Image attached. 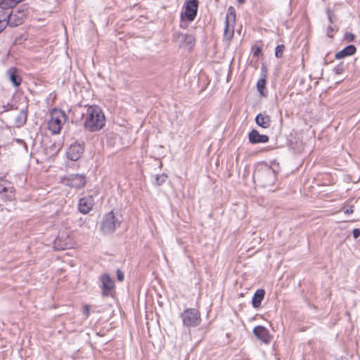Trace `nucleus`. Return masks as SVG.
<instances>
[{
  "mask_svg": "<svg viewBox=\"0 0 360 360\" xmlns=\"http://www.w3.org/2000/svg\"><path fill=\"white\" fill-rule=\"evenodd\" d=\"M83 119L84 129L91 133L98 132L105 126V116L98 105H86Z\"/></svg>",
  "mask_w": 360,
  "mask_h": 360,
  "instance_id": "obj_1",
  "label": "nucleus"
},
{
  "mask_svg": "<svg viewBox=\"0 0 360 360\" xmlns=\"http://www.w3.org/2000/svg\"><path fill=\"white\" fill-rule=\"evenodd\" d=\"M28 14V6L25 4L13 8L9 13L4 12L8 26L15 27L22 25Z\"/></svg>",
  "mask_w": 360,
  "mask_h": 360,
  "instance_id": "obj_2",
  "label": "nucleus"
},
{
  "mask_svg": "<svg viewBox=\"0 0 360 360\" xmlns=\"http://www.w3.org/2000/svg\"><path fill=\"white\" fill-rule=\"evenodd\" d=\"M122 216L112 210L103 215L100 229L105 235L112 234L120 226Z\"/></svg>",
  "mask_w": 360,
  "mask_h": 360,
  "instance_id": "obj_3",
  "label": "nucleus"
},
{
  "mask_svg": "<svg viewBox=\"0 0 360 360\" xmlns=\"http://www.w3.org/2000/svg\"><path fill=\"white\" fill-rule=\"evenodd\" d=\"M253 178L257 180L261 186L266 187L274 184L276 179V174L271 167L262 165L255 169Z\"/></svg>",
  "mask_w": 360,
  "mask_h": 360,
  "instance_id": "obj_4",
  "label": "nucleus"
},
{
  "mask_svg": "<svg viewBox=\"0 0 360 360\" xmlns=\"http://www.w3.org/2000/svg\"><path fill=\"white\" fill-rule=\"evenodd\" d=\"M66 122V114L61 109L54 108L50 112V119L48 122V129L53 134L60 132L62 127Z\"/></svg>",
  "mask_w": 360,
  "mask_h": 360,
  "instance_id": "obj_5",
  "label": "nucleus"
},
{
  "mask_svg": "<svg viewBox=\"0 0 360 360\" xmlns=\"http://www.w3.org/2000/svg\"><path fill=\"white\" fill-rule=\"evenodd\" d=\"M184 326L196 327L201 321L200 314L195 308L186 309L180 315Z\"/></svg>",
  "mask_w": 360,
  "mask_h": 360,
  "instance_id": "obj_6",
  "label": "nucleus"
},
{
  "mask_svg": "<svg viewBox=\"0 0 360 360\" xmlns=\"http://www.w3.org/2000/svg\"><path fill=\"white\" fill-rule=\"evenodd\" d=\"M63 182L68 187L79 189L86 186V178L83 174H70L63 178Z\"/></svg>",
  "mask_w": 360,
  "mask_h": 360,
  "instance_id": "obj_7",
  "label": "nucleus"
},
{
  "mask_svg": "<svg viewBox=\"0 0 360 360\" xmlns=\"http://www.w3.org/2000/svg\"><path fill=\"white\" fill-rule=\"evenodd\" d=\"M198 0H186L184 3V12H181V18L184 16L189 22L194 20L198 13Z\"/></svg>",
  "mask_w": 360,
  "mask_h": 360,
  "instance_id": "obj_8",
  "label": "nucleus"
},
{
  "mask_svg": "<svg viewBox=\"0 0 360 360\" xmlns=\"http://www.w3.org/2000/svg\"><path fill=\"white\" fill-rule=\"evenodd\" d=\"M101 283V294L103 297H112L115 288V283L112 278L108 274H103L100 277Z\"/></svg>",
  "mask_w": 360,
  "mask_h": 360,
  "instance_id": "obj_9",
  "label": "nucleus"
},
{
  "mask_svg": "<svg viewBox=\"0 0 360 360\" xmlns=\"http://www.w3.org/2000/svg\"><path fill=\"white\" fill-rule=\"evenodd\" d=\"M174 40L179 42L181 46H184L191 49L195 44V39L193 34L175 32L173 35Z\"/></svg>",
  "mask_w": 360,
  "mask_h": 360,
  "instance_id": "obj_10",
  "label": "nucleus"
},
{
  "mask_svg": "<svg viewBox=\"0 0 360 360\" xmlns=\"http://www.w3.org/2000/svg\"><path fill=\"white\" fill-rule=\"evenodd\" d=\"M84 150V143H77L70 145L67 151V157L72 161L78 160Z\"/></svg>",
  "mask_w": 360,
  "mask_h": 360,
  "instance_id": "obj_11",
  "label": "nucleus"
},
{
  "mask_svg": "<svg viewBox=\"0 0 360 360\" xmlns=\"http://www.w3.org/2000/svg\"><path fill=\"white\" fill-rule=\"evenodd\" d=\"M94 204V200L92 195L84 196L79 200L77 208L79 212L86 214L92 210Z\"/></svg>",
  "mask_w": 360,
  "mask_h": 360,
  "instance_id": "obj_12",
  "label": "nucleus"
},
{
  "mask_svg": "<svg viewBox=\"0 0 360 360\" xmlns=\"http://www.w3.org/2000/svg\"><path fill=\"white\" fill-rule=\"evenodd\" d=\"M253 334L257 338L265 344H269L271 340V336L269 330L263 326H257L253 328Z\"/></svg>",
  "mask_w": 360,
  "mask_h": 360,
  "instance_id": "obj_13",
  "label": "nucleus"
},
{
  "mask_svg": "<svg viewBox=\"0 0 360 360\" xmlns=\"http://www.w3.org/2000/svg\"><path fill=\"white\" fill-rule=\"evenodd\" d=\"M269 137L266 134H261L256 129H252L248 134V141L251 144L266 143Z\"/></svg>",
  "mask_w": 360,
  "mask_h": 360,
  "instance_id": "obj_14",
  "label": "nucleus"
},
{
  "mask_svg": "<svg viewBox=\"0 0 360 360\" xmlns=\"http://www.w3.org/2000/svg\"><path fill=\"white\" fill-rule=\"evenodd\" d=\"M6 75L13 86L18 87L20 85L22 78L17 68L11 67L8 68L6 70Z\"/></svg>",
  "mask_w": 360,
  "mask_h": 360,
  "instance_id": "obj_15",
  "label": "nucleus"
},
{
  "mask_svg": "<svg viewBox=\"0 0 360 360\" xmlns=\"http://www.w3.org/2000/svg\"><path fill=\"white\" fill-rule=\"evenodd\" d=\"M255 121L257 125L262 129H269L271 125V118L266 112H259L255 117Z\"/></svg>",
  "mask_w": 360,
  "mask_h": 360,
  "instance_id": "obj_16",
  "label": "nucleus"
},
{
  "mask_svg": "<svg viewBox=\"0 0 360 360\" xmlns=\"http://www.w3.org/2000/svg\"><path fill=\"white\" fill-rule=\"evenodd\" d=\"M356 52V46L353 44H349L342 50L338 51L335 55V58L337 60H341L346 57L351 56L355 54Z\"/></svg>",
  "mask_w": 360,
  "mask_h": 360,
  "instance_id": "obj_17",
  "label": "nucleus"
},
{
  "mask_svg": "<svg viewBox=\"0 0 360 360\" xmlns=\"http://www.w3.org/2000/svg\"><path fill=\"white\" fill-rule=\"evenodd\" d=\"M69 238L63 235H59L53 241V248L56 250H63L69 248L70 244L68 241Z\"/></svg>",
  "mask_w": 360,
  "mask_h": 360,
  "instance_id": "obj_18",
  "label": "nucleus"
},
{
  "mask_svg": "<svg viewBox=\"0 0 360 360\" xmlns=\"http://www.w3.org/2000/svg\"><path fill=\"white\" fill-rule=\"evenodd\" d=\"M265 296V290L262 288L257 289L252 299V306L253 308L257 309L261 306L262 302Z\"/></svg>",
  "mask_w": 360,
  "mask_h": 360,
  "instance_id": "obj_19",
  "label": "nucleus"
},
{
  "mask_svg": "<svg viewBox=\"0 0 360 360\" xmlns=\"http://www.w3.org/2000/svg\"><path fill=\"white\" fill-rule=\"evenodd\" d=\"M0 192L5 201H12L15 198V188L13 186H3Z\"/></svg>",
  "mask_w": 360,
  "mask_h": 360,
  "instance_id": "obj_20",
  "label": "nucleus"
},
{
  "mask_svg": "<svg viewBox=\"0 0 360 360\" xmlns=\"http://www.w3.org/2000/svg\"><path fill=\"white\" fill-rule=\"evenodd\" d=\"M27 110L22 109L15 119V125L18 127H22L27 122Z\"/></svg>",
  "mask_w": 360,
  "mask_h": 360,
  "instance_id": "obj_21",
  "label": "nucleus"
},
{
  "mask_svg": "<svg viewBox=\"0 0 360 360\" xmlns=\"http://www.w3.org/2000/svg\"><path fill=\"white\" fill-rule=\"evenodd\" d=\"M13 0H1L0 1V8L4 10V12L8 13L7 11L10 8H15L14 6L16 5ZM1 11V12H2Z\"/></svg>",
  "mask_w": 360,
  "mask_h": 360,
  "instance_id": "obj_22",
  "label": "nucleus"
},
{
  "mask_svg": "<svg viewBox=\"0 0 360 360\" xmlns=\"http://www.w3.org/2000/svg\"><path fill=\"white\" fill-rule=\"evenodd\" d=\"M266 84V79H264V77H260V79L257 82V89L261 95H263V92L265 89Z\"/></svg>",
  "mask_w": 360,
  "mask_h": 360,
  "instance_id": "obj_23",
  "label": "nucleus"
},
{
  "mask_svg": "<svg viewBox=\"0 0 360 360\" xmlns=\"http://www.w3.org/2000/svg\"><path fill=\"white\" fill-rule=\"evenodd\" d=\"M345 67L346 65L345 63L343 62H340L333 68V72L336 75H340L344 72Z\"/></svg>",
  "mask_w": 360,
  "mask_h": 360,
  "instance_id": "obj_24",
  "label": "nucleus"
},
{
  "mask_svg": "<svg viewBox=\"0 0 360 360\" xmlns=\"http://www.w3.org/2000/svg\"><path fill=\"white\" fill-rule=\"evenodd\" d=\"M232 20L233 22H235L236 20V13H235V9L232 6H230L229 8H228V11H227V14H226V20Z\"/></svg>",
  "mask_w": 360,
  "mask_h": 360,
  "instance_id": "obj_25",
  "label": "nucleus"
},
{
  "mask_svg": "<svg viewBox=\"0 0 360 360\" xmlns=\"http://www.w3.org/2000/svg\"><path fill=\"white\" fill-rule=\"evenodd\" d=\"M167 178V175L165 173L157 174L155 177V184L158 186L162 185L164 182H165Z\"/></svg>",
  "mask_w": 360,
  "mask_h": 360,
  "instance_id": "obj_26",
  "label": "nucleus"
},
{
  "mask_svg": "<svg viewBox=\"0 0 360 360\" xmlns=\"http://www.w3.org/2000/svg\"><path fill=\"white\" fill-rule=\"evenodd\" d=\"M1 108L2 112L15 110L18 109V106L16 105L10 103H7L6 105H3Z\"/></svg>",
  "mask_w": 360,
  "mask_h": 360,
  "instance_id": "obj_27",
  "label": "nucleus"
},
{
  "mask_svg": "<svg viewBox=\"0 0 360 360\" xmlns=\"http://www.w3.org/2000/svg\"><path fill=\"white\" fill-rule=\"evenodd\" d=\"M285 46L283 44L277 45L275 49V56L277 58H281L283 56V52L284 51Z\"/></svg>",
  "mask_w": 360,
  "mask_h": 360,
  "instance_id": "obj_28",
  "label": "nucleus"
},
{
  "mask_svg": "<svg viewBox=\"0 0 360 360\" xmlns=\"http://www.w3.org/2000/svg\"><path fill=\"white\" fill-rule=\"evenodd\" d=\"M7 26L6 21L5 20V17L3 13H0V33L6 28Z\"/></svg>",
  "mask_w": 360,
  "mask_h": 360,
  "instance_id": "obj_29",
  "label": "nucleus"
},
{
  "mask_svg": "<svg viewBox=\"0 0 360 360\" xmlns=\"http://www.w3.org/2000/svg\"><path fill=\"white\" fill-rule=\"evenodd\" d=\"M344 38L347 41H353L354 40L355 36L352 32H346L344 35Z\"/></svg>",
  "mask_w": 360,
  "mask_h": 360,
  "instance_id": "obj_30",
  "label": "nucleus"
},
{
  "mask_svg": "<svg viewBox=\"0 0 360 360\" xmlns=\"http://www.w3.org/2000/svg\"><path fill=\"white\" fill-rule=\"evenodd\" d=\"M326 13H327L328 21L330 23H333V18L335 16L333 12L330 8H327L326 9Z\"/></svg>",
  "mask_w": 360,
  "mask_h": 360,
  "instance_id": "obj_31",
  "label": "nucleus"
},
{
  "mask_svg": "<svg viewBox=\"0 0 360 360\" xmlns=\"http://www.w3.org/2000/svg\"><path fill=\"white\" fill-rule=\"evenodd\" d=\"M117 279L119 281H122L124 278V273L120 269L116 271Z\"/></svg>",
  "mask_w": 360,
  "mask_h": 360,
  "instance_id": "obj_32",
  "label": "nucleus"
},
{
  "mask_svg": "<svg viewBox=\"0 0 360 360\" xmlns=\"http://www.w3.org/2000/svg\"><path fill=\"white\" fill-rule=\"evenodd\" d=\"M260 75H261V77H264V79H266V75H267V70H266V66L264 64H262V65L261 67Z\"/></svg>",
  "mask_w": 360,
  "mask_h": 360,
  "instance_id": "obj_33",
  "label": "nucleus"
},
{
  "mask_svg": "<svg viewBox=\"0 0 360 360\" xmlns=\"http://www.w3.org/2000/svg\"><path fill=\"white\" fill-rule=\"evenodd\" d=\"M352 235L355 239H357L360 236V229L356 228L353 229Z\"/></svg>",
  "mask_w": 360,
  "mask_h": 360,
  "instance_id": "obj_34",
  "label": "nucleus"
},
{
  "mask_svg": "<svg viewBox=\"0 0 360 360\" xmlns=\"http://www.w3.org/2000/svg\"><path fill=\"white\" fill-rule=\"evenodd\" d=\"M89 314H90V309H89V307L88 305H85L84 307V309H83V314L86 316V317H88L89 316Z\"/></svg>",
  "mask_w": 360,
  "mask_h": 360,
  "instance_id": "obj_35",
  "label": "nucleus"
},
{
  "mask_svg": "<svg viewBox=\"0 0 360 360\" xmlns=\"http://www.w3.org/2000/svg\"><path fill=\"white\" fill-rule=\"evenodd\" d=\"M262 53V49L259 46H256L255 49H254V51H253V56H258L259 55H260Z\"/></svg>",
  "mask_w": 360,
  "mask_h": 360,
  "instance_id": "obj_36",
  "label": "nucleus"
},
{
  "mask_svg": "<svg viewBox=\"0 0 360 360\" xmlns=\"http://www.w3.org/2000/svg\"><path fill=\"white\" fill-rule=\"evenodd\" d=\"M333 31H334V28H333L331 25H329V26L327 27V35H328L329 37L332 38V37H333V36H332V35H330V34H329V32H333Z\"/></svg>",
  "mask_w": 360,
  "mask_h": 360,
  "instance_id": "obj_37",
  "label": "nucleus"
},
{
  "mask_svg": "<svg viewBox=\"0 0 360 360\" xmlns=\"http://www.w3.org/2000/svg\"><path fill=\"white\" fill-rule=\"evenodd\" d=\"M229 20H226V26L224 28V34H227L228 30H229Z\"/></svg>",
  "mask_w": 360,
  "mask_h": 360,
  "instance_id": "obj_38",
  "label": "nucleus"
},
{
  "mask_svg": "<svg viewBox=\"0 0 360 360\" xmlns=\"http://www.w3.org/2000/svg\"><path fill=\"white\" fill-rule=\"evenodd\" d=\"M352 212H353V210H352V207L348 208V209H347V210L345 211V213L346 214H352Z\"/></svg>",
  "mask_w": 360,
  "mask_h": 360,
  "instance_id": "obj_39",
  "label": "nucleus"
},
{
  "mask_svg": "<svg viewBox=\"0 0 360 360\" xmlns=\"http://www.w3.org/2000/svg\"><path fill=\"white\" fill-rule=\"evenodd\" d=\"M336 360H347V359L341 356V357L338 358Z\"/></svg>",
  "mask_w": 360,
  "mask_h": 360,
  "instance_id": "obj_40",
  "label": "nucleus"
},
{
  "mask_svg": "<svg viewBox=\"0 0 360 360\" xmlns=\"http://www.w3.org/2000/svg\"><path fill=\"white\" fill-rule=\"evenodd\" d=\"M238 2L240 4H243L245 3V0H238Z\"/></svg>",
  "mask_w": 360,
  "mask_h": 360,
  "instance_id": "obj_41",
  "label": "nucleus"
},
{
  "mask_svg": "<svg viewBox=\"0 0 360 360\" xmlns=\"http://www.w3.org/2000/svg\"><path fill=\"white\" fill-rule=\"evenodd\" d=\"M233 33V31L232 30L231 33V36H232Z\"/></svg>",
  "mask_w": 360,
  "mask_h": 360,
  "instance_id": "obj_42",
  "label": "nucleus"
},
{
  "mask_svg": "<svg viewBox=\"0 0 360 360\" xmlns=\"http://www.w3.org/2000/svg\"><path fill=\"white\" fill-rule=\"evenodd\" d=\"M2 187L3 186L1 185H0V191L1 190Z\"/></svg>",
  "mask_w": 360,
  "mask_h": 360,
  "instance_id": "obj_43",
  "label": "nucleus"
}]
</instances>
